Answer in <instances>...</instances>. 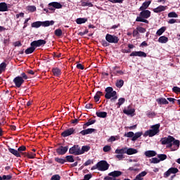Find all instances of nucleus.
<instances>
[{"mask_svg":"<svg viewBox=\"0 0 180 180\" xmlns=\"http://www.w3.org/2000/svg\"><path fill=\"white\" fill-rule=\"evenodd\" d=\"M160 143L162 146H166L167 148H169L172 151H176L180 146L179 140L175 139V138L172 136L162 138L160 139Z\"/></svg>","mask_w":180,"mask_h":180,"instance_id":"1","label":"nucleus"},{"mask_svg":"<svg viewBox=\"0 0 180 180\" xmlns=\"http://www.w3.org/2000/svg\"><path fill=\"white\" fill-rule=\"evenodd\" d=\"M115 158H117L120 161H122V160H124L126 157L124 156V154H127V155H133V154H137L139 151L136 149L132 148H122L121 149H116L115 151Z\"/></svg>","mask_w":180,"mask_h":180,"instance_id":"2","label":"nucleus"},{"mask_svg":"<svg viewBox=\"0 0 180 180\" xmlns=\"http://www.w3.org/2000/svg\"><path fill=\"white\" fill-rule=\"evenodd\" d=\"M141 12L139 13V16H138L136 19V22H143V23L148 24V18L151 16V11L149 10H141Z\"/></svg>","mask_w":180,"mask_h":180,"instance_id":"3","label":"nucleus"},{"mask_svg":"<svg viewBox=\"0 0 180 180\" xmlns=\"http://www.w3.org/2000/svg\"><path fill=\"white\" fill-rule=\"evenodd\" d=\"M160 124H156L155 125H152L150 127V129L147 130L143 134V137H154V136H156V134H158L160 133Z\"/></svg>","mask_w":180,"mask_h":180,"instance_id":"4","label":"nucleus"},{"mask_svg":"<svg viewBox=\"0 0 180 180\" xmlns=\"http://www.w3.org/2000/svg\"><path fill=\"white\" fill-rule=\"evenodd\" d=\"M105 98L111 99V102H115L117 99L116 91H113V88L112 87H107L105 89Z\"/></svg>","mask_w":180,"mask_h":180,"instance_id":"5","label":"nucleus"},{"mask_svg":"<svg viewBox=\"0 0 180 180\" xmlns=\"http://www.w3.org/2000/svg\"><path fill=\"white\" fill-rule=\"evenodd\" d=\"M70 154H74V155H81L82 152L81 151V148L78 145H75L69 149Z\"/></svg>","mask_w":180,"mask_h":180,"instance_id":"6","label":"nucleus"},{"mask_svg":"<svg viewBox=\"0 0 180 180\" xmlns=\"http://www.w3.org/2000/svg\"><path fill=\"white\" fill-rule=\"evenodd\" d=\"M105 40L108 43H113L114 44H116V43H119V37H117L116 35H112L110 34H106Z\"/></svg>","mask_w":180,"mask_h":180,"instance_id":"7","label":"nucleus"},{"mask_svg":"<svg viewBox=\"0 0 180 180\" xmlns=\"http://www.w3.org/2000/svg\"><path fill=\"white\" fill-rule=\"evenodd\" d=\"M98 171H108L109 169V164L105 160H101L98 163Z\"/></svg>","mask_w":180,"mask_h":180,"instance_id":"8","label":"nucleus"},{"mask_svg":"<svg viewBox=\"0 0 180 180\" xmlns=\"http://www.w3.org/2000/svg\"><path fill=\"white\" fill-rule=\"evenodd\" d=\"M13 82H14L17 88H20L23 82H25V80L22 77L18 76L13 79Z\"/></svg>","mask_w":180,"mask_h":180,"instance_id":"9","label":"nucleus"},{"mask_svg":"<svg viewBox=\"0 0 180 180\" xmlns=\"http://www.w3.org/2000/svg\"><path fill=\"white\" fill-rule=\"evenodd\" d=\"M177 172H179L178 168L171 167L166 172L164 173L163 176L164 178H168V176H169L171 174H177Z\"/></svg>","mask_w":180,"mask_h":180,"instance_id":"10","label":"nucleus"},{"mask_svg":"<svg viewBox=\"0 0 180 180\" xmlns=\"http://www.w3.org/2000/svg\"><path fill=\"white\" fill-rule=\"evenodd\" d=\"M44 44H46V40L39 39V40H37L31 42L30 46H32L36 49V47H40L41 46H44Z\"/></svg>","mask_w":180,"mask_h":180,"instance_id":"11","label":"nucleus"},{"mask_svg":"<svg viewBox=\"0 0 180 180\" xmlns=\"http://www.w3.org/2000/svg\"><path fill=\"white\" fill-rule=\"evenodd\" d=\"M134 112H136V110L134 108H131L130 105H129L127 109L123 110V113H124V115H127V116H134Z\"/></svg>","mask_w":180,"mask_h":180,"instance_id":"12","label":"nucleus"},{"mask_svg":"<svg viewBox=\"0 0 180 180\" xmlns=\"http://www.w3.org/2000/svg\"><path fill=\"white\" fill-rule=\"evenodd\" d=\"M68 151V146H60L56 149V153L59 155H64Z\"/></svg>","mask_w":180,"mask_h":180,"instance_id":"13","label":"nucleus"},{"mask_svg":"<svg viewBox=\"0 0 180 180\" xmlns=\"http://www.w3.org/2000/svg\"><path fill=\"white\" fill-rule=\"evenodd\" d=\"M130 57H147V53L143 51H133L130 54Z\"/></svg>","mask_w":180,"mask_h":180,"instance_id":"14","label":"nucleus"},{"mask_svg":"<svg viewBox=\"0 0 180 180\" xmlns=\"http://www.w3.org/2000/svg\"><path fill=\"white\" fill-rule=\"evenodd\" d=\"M74 131H75V129L74 128H70L68 129L65 130L62 133L63 137H68V136H71V134H74Z\"/></svg>","mask_w":180,"mask_h":180,"instance_id":"15","label":"nucleus"},{"mask_svg":"<svg viewBox=\"0 0 180 180\" xmlns=\"http://www.w3.org/2000/svg\"><path fill=\"white\" fill-rule=\"evenodd\" d=\"M167 10V6H159L155 8H153V12L155 13H160V12H164Z\"/></svg>","mask_w":180,"mask_h":180,"instance_id":"16","label":"nucleus"},{"mask_svg":"<svg viewBox=\"0 0 180 180\" xmlns=\"http://www.w3.org/2000/svg\"><path fill=\"white\" fill-rule=\"evenodd\" d=\"M150 4V1L143 2L142 6L139 8V11H147Z\"/></svg>","mask_w":180,"mask_h":180,"instance_id":"17","label":"nucleus"},{"mask_svg":"<svg viewBox=\"0 0 180 180\" xmlns=\"http://www.w3.org/2000/svg\"><path fill=\"white\" fill-rule=\"evenodd\" d=\"M49 6H53L55 9H61L63 8V5L56 1L49 3Z\"/></svg>","mask_w":180,"mask_h":180,"instance_id":"18","label":"nucleus"},{"mask_svg":"<svg viewBox=\"0 0 180 180\" xmlns=\"http://www.w3.org/2000/svg\"><path fill=\"white\" fill-rule=\"evenodd\" d=\"M144 154L148 158H151V157H155V155H157V152L155 150H146Z\"/></svg>","mask_w":180,"mask_h":180,"instance_id":"19","label":"nucleus"},{"mask_svg":"<svg viewBox=\"0 0 180 180\" xmlns=\"http://www.w3.org/2000/svg\"><path fill=\"white\" fill-rule=\"evenodd\" d=\"M95 131V129L89 128L87 129H84L80 131V134L82 136H86V134H91V133H94Z\"/></svg>","mask_w":180,"mask_h":180,"instance_id":"20","label":"nucleus"},{"mask_svg":"<svg viewBox=\"0 0 180 180\" xmlns=\"http://www.w3.org/2000/svg\"><path fill=\"white\" fill-rule=\"evenodd\" d=\"M0 12H8V4L6 3H0Z\"/></svg>","mask_w":180,"mask_h":180,"instance_id":"21","label":"nucleus"},{"mask_svg":"<svg viewBox=\"0 0 180 180\" xmlns=\"http://www.w3.org/2000/svg\"><path fill=\"white\" fill-rule=\"evenodd\" d=\"M53 25H54L53 20L41 21V26H43V27H49V26H53Z\"/></svg>","mask_w":180,"mask_h":180,"instance_id":"22","label":"nucleus"},{"mask_svg":"<svg viewBox=\"0 0 180 180\" xmlns=\"http://www.w3.org/2000/svg\"><path fill=\"white\" fill-rule=\"evenodd\" d=\"M109 176H112V178H117L122 175V172L120 171H114L108 174Z\"/></svg>","mask_w":180,"mask_h":180,"instance_id":"23","label":"nucleus"},{"mask_svg":"<svg viewBox=\"0 0 180 180\" xmlns=\"http://www.w3.org/2000/svg\"><path fill=\"white\" fill-rule=\"evenodd\" d=\"M158 41L159 43H162V44H165V43H168V37L165 36H161L159 37Z\"/></svg>","mask_w":180,"mask_h":180,"instance_id":"24","label":"nucleus"},{"mask_svg":"<svg viewBox=\"0 0 180 180\" xmlns=\"http://www.w3.org/2000/svg\"><path fill=\"white\" fill-rule=\"evenodd\" d=\"M8 151H9V153L13 154V155H15V157H20V153H19V152L18 150H15L14 148H9Z\"/></svg>","mask_w":180,"mask_h":180,"instance_id":"25","label":"nucleus"},{"mask_svg":"<svg viewBox=\"0 0 180 180\" xmlns=\"http://www.w3.org/2000/svg\"><path fill=\"white\" fill-rule=\"evenodd\" d=\"M96 115L97 116V117H101V118H105L108 116V112H96Z\"/></svg>","mask_w":180,"mask_h":180,"instance_id":"26","label":"nucleus"},{"mask_svg":"<svg viewBox=\"0 0 180 180\" xmlns=\"http://www.w3.org/2000/svg\"><path fill=\"white\" fill-rule=\"evenodd\" d=\"M157 102L159 105H168L169 102L164 98H158Z\"/></svg>","mask_w":180,"mask_h":180,"instance_id":"27","label":"nucleus"},{"mask_svg":"<svg viewBox=\"0 0 180 180\" xmlns=\"http://www.w3.org/2000/svg\"><path fill=\"white\" fill-rule=\"evenodd\" d=\"M102 95H103L102 91H97L96 95L94 96V101L96 102H99V101L101 99V96H102Z\"/></svg>","mask_w":180,"mask_h":180,"instance_id":"28","label":"nucleus"},{"mask_svg":"<svg viewBox=\"0 0 180 180\" xmlns=\"http://www.w3.org/2000/svg\"><path fill=\"white\" fill-rule=\"evenodd\" d=\"M32 27H34L35 29H39L40 26H41V21H36L32 23Z\"/></svg>","mask_w":180,"mask_h":180,"instance_id":"29","label":"nucleus"},{"mask_svg":"<svg viewBox=\"0 0 180 180\" xmlns=\"http://www.w3.org/2000/svg\"><path fill=\"white\" fill-rule=\"evenodd\" d=\"M36 50V48H34L33 46H31L30 48H27L25 51V54H32Z\"/></svg>","mask_w":180,"mask_h":180,"instance_id":"30","label":"nucleus"},{"mask_svg":"<svg viewBox=\"0 0 180 180\" xmlns=\"http://www.w3.org/2000/svg\"><path fill=\"white\" fill-rule=\"evenodd\" d=\"M143 136V132H136L135 134H134V136L132 137V141H136L137 139L139 137H141Z\"/></svg>","mask_w":180,"mask_h":180,"instance_id":"31","label":"nucleus"},{"mask_svg":"<svg viewBox=\"0 0 180 180\" xmlns=\"http://www.w3.org/2000/svg\"><path fill=\"white\" fill-rule=\"evenodd\" d=\"M52 72L54 75H56V77H58V75H60L61 74V70L58 68H56L52 70Z\"/></svg>","mask_w":180,"mask_h":180,"instance_id":"32","label":"nucleus"},{"mask_svg":"<svg viewBox=\"0 0 180 180\" xmlns=\"http://www.w3.org/2000/svg\"><path fill=\"white\" fill-rule=\"evenodd\" d=\"M165 30H167V28L165 27H162L160 29H159L156 32L157 36H161L162 34V33H164V32H165Z\"/></svg>","mask_w":180,"mask_h":180,"instance_id":"33","label":"nucleus"},{"mask_svg":"<svg viewBox=\"0 0 180 180\" xmlns=\"http://www.w3.org/2000/svg\"><path fill=\"white\" fill-rule=\"evenodd\" d=\"M87 21L88 19L86 18H77L76 20V22L77 23V25H82V23H85Z\"/></svg>","mask_w":180,"mask_h":180,"instance_id":"34","label":"nucleus"},{"mask_svg":"<svg viewBox=\"0 0 180 180\" xmlns=\"http://www.w3.org/2000/svg\"><path fill=\"white\" fill-rule=\"evenodd\" d=\"M124 102H126V99L124 98H120L118 99V103H117V108H120V106H122Z\"/></svg>","mask_w":180,"mask_h":180,"instance_id":"35","label":"nucleus"},{"mask_svg":"<svg viewBox=\"0 0 180 180\" xmlns=\"http://www.w3.org/2000/svg\"><path fill=\"white\" fill-rule=\"evenodd\" d=\"M6 69V63L3 62L0 64V74L2 73V72L5 71Z\"/></svg>","mask_w":180,"mask_h":180,"instance_id":"36","label":"nucleus"},{"mask_svg":"<svg viewBox=\"0 0 180 180\" xmlns=\"http://www.w3.org/2000/svg\"><path fill=\"white\" fill-rule=\"evenodd\" d=\"M158 158H159L160 162V161H165V160H167V155L159 154V155H158Z\"/></svg>","mask_w":180,"mask_h":180,"instance_id":"37","label":"nucleus"},{"mask_svg":"<svg viewBox=\"0 0 180 180\" xmlns=\"http://www.w3.org/2000/svg\"><path fill=\"white\" fill-rule=\"evenodd\" d=\"M89 146H82V148H80V151H82V154H84V153H86L88 151H89Z\"/></svg>","mask_w":180,"mask_h":180,"instance_id":"38","label":"nucleus"},{"mask_svg":"<svg viewBox=\"0 0 180 180\" xmlns=\"http://www.w3.org/2000/svg\"><path fill=\"white\" fill-rule=\"evenodd\" d=\"M124 84V82L122 79L117 81L116 82V86L117 88H122Z\"/></svg>","mask_w":180,"mask_h":180,"instance_id":"39","label":"nucleus"},{"mask_svg":"<svg viewBox=\"0 0 180 180\" xmlns=\"http://www.w3.org/2000/svg\"><path fill=\"white\" fill-rule=\"evenodd\" d=\"M55 161L56 162H58V164H65L66 162L65 159L60 158H55Z\"/></svg>","mask_w":180,"mask_h":180,"instance_id":"40","label":"nucleus"},{"mask_svg":"<svg viewBox=\"0 0 180 180\" xmlns=\"http://www.w3.org/2000/svg\"><path fill=\"white\" fill-rule=\"evenodd\" d=\"M150 164H158L160 162V159L158 158H153L150 159Z\"/></svg>","mask_w":180,"mask_h":180,"instance_id":"41","label":"nucleus"},{"mask_svg":"<svg viewBox=\"0 0 180 180\" xmlns=\"http://www.w3.org/2000/svg\"><path fill=\"white\" fill-rule=\"evenodd\" d=\"M55 34L58 37H60V36H63V30H61V29H56L55 30Z\"/></svg>","mask_w":180,"mask_h":180,"instance_id":"42","label":"nucleus"},{"mask_svg":"<svg viewBox=\"0 0 180 180\" xmlns=\"http://www.w3.org/2000/svg\"><path fill=\"white\" fill-rule=\"evenodd\" d=\"M168 18H178V14L172 11L168 13Z\"/></svg>","mask_w":180,"mask_h":180,"instance_id":"43","label":"nucleus"},{"mask_svg":"<svg viewBox=\"0 0 180 180\" xmlns=\"http://www.w3.org/2000/svg\"><path fill=\"white\" fill-rule=\"evenodd\" d=\"M27 9L29 12H36V6H29Z\"/></svg>","mask_w":180,"mask_h":180,"instance_id":"44","label":"nucleus"},{"mask_svg":"<svg viewBox=\"0 0 180 180\" xmlns=\"http://www.w3.org/2000/svg\"><path fill=\"white\" fill-rule=\"evenodd\" d=\"M17 151H18L19 154H20L21 153H23V151H26V146H22L19 147Z\"/></svg>","mask_w":180,"mask_h":180,"instance_id":"45","label":"nucleus"},{"mask_svg":"<svg viewBox=\"0 0 180 180\" xmlns=\"http://www.w3.org/2000/svg\"><path fill=\"white\" fill-rule=\"evenodd\" d=\"M66 160L68 162H74V157L72 155L66 156Z\"/></svg>","mask_w":180,"mask_h":180,"instance_id":"46","label":"nucleus"},{"mask_svg":"<svg viewBox=\"0 0 180 180\" xmlns=\"http://www.w3.org/2000/svg\"><path fill=\"white\" fill-rule=\"evenodd\" d=\"M110 150H112L110 146L107 145L103 148V151H104V153H108Z\"/></svg>","mask_w":180,"mask_h":180,"instance_id":"47","label":"nucleus"},{"mask_svg":"<svg viewBox=\"0 0 180 180\" xmlns=\"http://www.w3.org/2000/svg\"><path fill=\"white\" fill-rule=\"evenodd\" d=\"M82 6L92 7V6H94V4H92V3H88V2L83 1V2H82Z\"/></svg>","mask_w":180,"mask_h":180,"instance_id":"48","label":"nucleus"},{"mask_svg":"<svg viewBox=\"0 0 180 180\" xmlns=\"http://www.w3.org/2000/svg\"><path fill=\"white\" fill-rule=\"evenodd\" d=\"M172 91L175 94H180V88L178 86H174L172 88Z\"/></svg>","mask_w":180,"mask_h":180,"instance_id":"49","label":"nucleus"},{"mask_svg":"<svg viewBox=\"0 0 180 180\" xmlns=\"http://www.w3.org/2000/svg\"><path fill=\"white\" fill-rule=\"evenodd\" d=\"M136 30H138V32H139V33H146V29L142 27H138L136 28Z\"/></svg>","mask_w":180,"mask_h":180,"instance_id":"50","label":"nucleus"},{"mask_svg":"<svg viewBox=\"0 0 180 180\" xmlns=\"http://www.w3.org/2000/svg\"><path fill=\"white\" fill-rule=\"evenodd\" d=\"M117 140V136H112L111 137H110V139H108V141L110 143H113V141H116Z\"/></svg>","mask_w":180,"mask_h":180,"instance_id":"51","label":"nucleus"},{"mask_svg":"<svg viewBox=\"0 0 180 180\" xmlns=\"http://www.w3.org/2000/svg\"><path fill=\"white\" fill-rule=\"evenodd\" d=\"M3 179L4 180H11L12 179V175L8 174V175H3Z\"/></svg>","mask_w":180,"mask_h":180,"instance_id":"52","label":"nucleus"},{"mask_svg":"<svg viewBox=\"0 0 180 180\" xmlns=\"http://www.w3.org/2000/svg\"><path fill=\"white\" fill-rule=\"evenodd\" d=\"M125 137H134V132L129 131L124 134Z\"/></svg>","mask_w":180,"mask_h":180,"instance_id":"53","label":"nucleus"},{"mask_svg":"<svg viewBox=\"0 0 180 180\" xmlns=\"http://www.w3.org/2000/svg\"><path fill=\"white\" fill-rule=\"evenodd\" d=\"M60 178L61 177L60 176V175L56 174V175L52 176L51 180H60Z\"/></svg>","mask_w":180,"mask_h":180,"instance_id":"54","label":"nucleus"},{"mask_svg":"<svg viewBox=\"0 0 180 180\" xmlns=\"http://www.w3.org/2000/svg\"><path fill=\"white\" fill-rule=\"evenodd\" d=\"M167 23H169V25H174V23H176V20L172 18L167 21Z\"/></svg>","mask_w":180,"mask_h":180,"instance_id":"55","label":"nucleus"},{"mask_svg":"<svg viewBox=\"0 0 180 180\" xmlns=\"http://www.w3.org/2000/svg\"><path fill=\"white\" fill-rule=\"evenodd\" d=\"M132 34L134 37H139V30H134Z\"/></svg>","mask_w":180,"mask_h":180,"instance_id":"56","label":"nucleus"},{"mask_svg":"<svg viewBox=\"0 0 180 180\" xmlns=\"http://www.w3.org/2000/svg\"><path fill=\"white\" fill-rule=\"evenodd\" d=\"M27 157L28 158L33 159L34 158V157H36V153H28Z\"/></svg>","mask_w":180,"mask_h":180,"instance_id":"57","label":"nucleus"},{"mask_svg":"<svg viewBox=\"0 0 180 180\" xmlns=\"http://www.w3.org/2000/svg\"><path fill=\"white\" fill-rule=\"evenodd\" d=\"M96 120H89L85 124V126H91V124H95Z\"/></svg>","mask_w":180,"mask_h":180,"instance_id":"58","label":"nucleus"},{"mask_svg":"<svg viewBox=\"0 0 180 180\" xmlns=\"http://www.w3.org/2000/svg\"><path fill=\"white\" fill-rule=\"evenodd\" d=\"M15 17H16L17 19H19L20 18H24L25 17V13H20L19 14H16Z\"/></svg>","mask_w":180,"mask_h":180,"instance_id":"59","label":"nucleus"},{"mask_svg":"<svg viewBox=\"0 0 180 180\" xmlns=\"http://www.w3.org/2000/svg\"><path fill=\"white\" fill-rule=\"evenodd\" d=\"M91 164H92V160H88L87 161L85 162L84 166L88 167V165H91Z\"/></svg>","mask_w":180,"mask_h":180,"instance_id":"60","label":"nucleus"},{"mask_svg":"<svg viewBox=\"0 0 180 180\" xmlns=\"http://www.w3.org/2000/svg\"><path fill=\"white\" fill-rule=\"evenodd\" d=\"M91 178H92V175L91 174H86V175H84V180H89Z\"/></svg>","mask_w":180,"mask_h":180,"instance_id":"61","label":"nucleus"},{"mask_svg":"<svg viewBox=\"0 0 180 180\" xmlns=\"http://www.w3.org/2000/svg\"><path fill=\"white\" fill-rule=\"evenodd\" d=\"M21 77L22 79H27V75H26V73L25 72L21 73Z\"/></svg>","mask_w":180,"mask_h":180,"instance_id":"62","label":"nucleus"},{"mask_svg":"<svg viewBox=\"0 0 180 180\" xmlns=\"http://www.w3.org/2000/svg\"><path fill=\"white\" fill-rule=\"evenodd\" d=\"M102 45L104 46V47H108V46H109V43H108V41H102Z\"/></svg>","mask_w":180,"mask_h":180,"instance_id":"63","label":"nucleus"},{"mask_svg":"<svg viewBox=\"0 0 180 180\" xmlns=\"http://www.w3.org/2000/svg\"><path fill=\"white\" fill-rule=\"evenodd\" d=\"M92 103H89L85 105L86 109H92Z\"/></svg>","mask_w":180,"mask_h":180,"instance_id":"64","label":"nucleus"}]
</instances>
